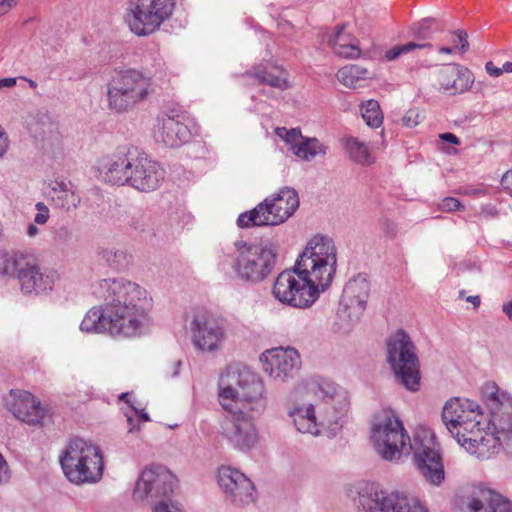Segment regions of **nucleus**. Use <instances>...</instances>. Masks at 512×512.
<instances>
[{
  "label": "nucleus",
  "mask_w": 512,
  "mask_h": 512,
  "mask_svg": "<svg viewBox=\"0 0 512 512\" xmlns=\"http://www.w3.org/2000/svg\"><path fill=\"white\" fill-rule=\"evenodd\" d=\"M92 294L103 305L86 313L81 331L133 339L150 327L152 298L138 283L124 277L100 279L92 285Z\"/></svg>",
  "instance_id": "obj_1"
},
{
  "label": "nucleus",
  "mask_w": 512,
  "mask_h": 512,
  "mask_svg": "<svg viewBox=\"0 0 512 512\" xmlns=\"http://www.w3.org/2000/svg\"><path fill=\"white\" fill-rule=\"evenodd\" d=\"M222 377L219 384V403L225 415L220 433L234 449L247 452L258 442L255 420L266 410L265 386L256 375L245 371Z\"/></svg>",
  "instance_id": "obj_2"
},
{
  "label": "nucleus",
  "mask_w": 512,
  "mask_h": 512,
  "mask_svg": "<svg viewBox=\"0 0 512 512\" xmlns=\"http://www.w3.org/2000/svg\"><path fill=\"white\" fill-rule=\"evenodd\" d=\"M371 442L377 455L389 462H398L403 456L414 454L417 471L430 484L439 486L445 470L435 435L423 430L411 440L402 421L391 409H382L374 415Z\"/></svg>",
  "instance_id": "obj_3"
},
{
  "label": "nucleus",
  "mask_w": 512,
  "mask_h": 512,
  "mask_svg": "<svg viewBox=\"0 0 512 512\" xmlns=\"http://www.w3.org/2000/svg\"><path fill=\"white\" fill-rule=\"evenodd\" d=\"M307 390L314 396L315 402L295 405L289 411L295 427L299 432L313 436H335L342 428L349 408L347 393L329 380L311 382Z\"/></svg>",
  "instance_id": "obj_4"
},
{
  "label": "nucleus",
  "mask_w": 512,
  "mask_h": 512,
  "mask_svg": "<svg viewBox=\"0 0 512 512\" xmlns=\"http://www.w3.org/2000/svg\"><path fill=\"white\" fill-rule=\"evenodd\" d=\"M94 170L105 183L127 185L140 192L157 190L165 178V170L157 161L132 146L100 157Z\"/></svg>",
  "instance_id": "obj_5"
},
{
  "label": "nucleus",
  "mask_w": 512,
  "mask_h": 512,
  "mask_svg": "<svg viewBox=\"0 0 512 512\" xmlns=\"http://www.w3.org/2000/svg\"><path fill=\"white\" fill-rule=\"evenodd\" d=\"M336 266L337 249L333 239L315 235L306 243L294 268L299 277L314 287L320 295L331 285Z\"/></svg>",
  "instance_id": "obj_6"
},
{
  "label": "nucleus",
  "mask_w": 512,
  "mask_h": 512,
  "mask_svg": "<svg viewBox=\"0 0 512 512\" xmlns=\"http://www.w3.org/2000/svg\"><path fill=\"white\" fill-rule=\"evenodd\" d=\"M66 478L73 484H95L103 476L104 461L100 448L82 438H74L60 456Z\"/></svg>",
  "instance_id": "obj_7"
},
{
  "label": "nucleus",
  "mask_w": 512,
  "mask_h": 512,
  "mask_svg": "<svg viewBox=\"0 0 512 512\" xmlns=\"http://www.w3.org/2000/svg\"><path fill=\"white\" fill-rule=\"evenodd\" d=\"M153 93L150 76L137 69H127L118 72L108 83V107L116 113H126L147 101Z\"/></svg>",
  "instance_id": "obj_8"
},
{
  "label": "nucleus",
  "mask_w": 512,
  "mask_h": 512,
  "mask_svg": "<svg viewBox=\"0 0 512 512\" xmlns=\"http://www.w3.org/2000/svg\"><path fill=\"white\" fill-rule=\"evenodd\" d=\"M237 251L232 268L240 281L258 284L273 271L277 260V245L271 241L248 244L244 240L234 243Z\"/></svg>",
  "instance_id": "obj_9"
},
{
  "label": "nucleus",
  "mask_w": 512,
  "mask_h": 512,
  "mask_svg": "<svg viewBox=\"0 0 512 512\" xmlns=\"http://www.w3.org/2000/svg\"><path fill=\"white\" fill-rule=\"evenodd\" d=\"M299 197L295 189L284 187L276 195L265 198L253 209L238 216L240 228L277 226L286 222L298 209Z\"/></svg>",
  "instance_id": "obj_10"
},
{
  "label": "nucleus",
  "mask_w": 512,
  "mask_h": 512,
  "mask_svg": "<svg viewBox=\"0 0 512 512\" xmlns=\"http://www.w3.org/2000/svg\"><path fill=\"white\" fill-rule=\"evenodd\" d=\"M386 356L396 379L410 391L419 390V359L414 343L404 330H397L388 337Z\"/></svg>",
  "instance_id": "obj_11"
},
{
  "label": "nucleus",
  "mask_w": 512,
  "mask_h": 512,
  "mask_svg": "<svg viewBox=\"0 0 512 512\" xmlns=\"http://www.w3.org/2000/svg\"><path fill=\"white\" fill-rule=\"evenodd\" d=\"M175 6V0H128L124 21L136 36H149L172 17Z\"/></svg>",
  "instance_id": "obj_12"
},
{
  "label": "nucleus",
  "mask_w": 512,
  "mask_h": 512,
  "mask_svg": "<svg viewBox=\"0 0 512 512\" xmlns=\"http://www.w3.org/2000/svg\"><path fill=\"white\" fill-rule=\"evenodd\" d=\"M0 273L14 275L20 283L25 294H39L51 291L54 286L56 274L42 269L36 259L22 254L15 257L0 254Z\"/></svg>",
  "instance_id": "obj_13"
},
{
  "label": "nucleus",
  "mask_w": 512,
  "mask_h": 512,
  "mask_svg": "<svg viewBox=\"0 0 512 512\" xmlns=\"http://www.w3.org/2000/svg\"><path fill=\"white\" fill-rule=\"evenodd\" d=\"M356 507L357 512H428L417 499L404 494H389L374 484L359 490Z\"/></svg>",
  "instance_id": "obj_14"
},
{
  "label": "nucleus",
  "mask_w": 512,
  "mask_h": 512,
  "mask_svg": "<svg viewBox=\"0 0 512 512\" xmlns=\"http://www.w3.org/2000/svg\"><path fill=\"white\" fill-rule=\"evenodd\" d=\"M487 406L490 411L489 427L501 437L504 450L512 455V396L495 384L486 388Z\"/></svg>",
  "instance_id": "obj_15"
},
{
  "label": "nucleus",
  "mask_w": 512,
  "mask_h": 512,
  "mask_svg": "<svg viewBox=\"0 0 512 512\" xmlns=\"http://www.w3.org/2000/svg\"><path fill=\"white\" fill-rule=\"evenodd\" d=\"M483 418L479 405L466 398H451L445 403L442 411V421L457 441L464 433L480 426Z\"/></svg>",
  "instance_id": "obj_16"
},
{
  "label": "nucleus",
  "mask_w": 512,
  "mask_h": 512,
  "mask_svg": "<svg viewBox=\"0 0 512 512\" xmlns=\"http://www.w3.org/2000/svg\"><path fill=\"white\" fill-rule=\"evenodd\" d=\"M272 294L282 304L302 309L310 307L320 296L314 287L299 277L295 268L277 276Z\"/></svg>",
  "instance_id": "obj_17"
},
{
  "label": "nucleus",
  "mask_w": 512,
  "mask_h": 512,
  "mask_svg": "<svg viewBox=\"0 0 512 512\" xmlns=\"http://www.w3.org/2000/svg\"><path fill=\"white\" fill-rule=\"evenodd\" d=\"M193 346L202 352L218 351L227 337L223 319L208 311H198L190 323Z\"/></svg>",
  "instance_id": "obj_18"
},
{
  "label": "nucleus",
  "mask_w": 512,
  "mask_h": 512,
  "mask_svg": "<svg viewBox=\"0 0 512 512\" xmlns=\"http://www.w3.org/2000/svg\"><path fill=\"white\" fill-rule=\"evenodd\" d=\"M176 477L164 466L145 468L136 481L133 497L137 501L168 499L174 491Z\"/></svg>",
  "instance_id": "obj_19"
},
{
  "label": "nucleus",
  "mask_w": 512,
  "mask_h": 512,
  "mask_svg": "<svg viewBox=\"0 0 512 512\" xmlns=\"http://www.w3.org/2000/svg\"><path fill=\"white\" fill-rule=\"evenodd\" d=\"M218 484L226 500L236 508H245L256 501L255 486L237 469L222 466L218 469Z\"/></svg>",
  "instance_id": "obj_20"
},
{
  "label": "nucleus",
  "mask_w": 512,
  "mask_h": 512,
  "mask_svg": "<svg viewBox=\"0 0 512 512\" xmlns=\"http://www.w3.org/2000/svg\"><path fill=\"white\" fill-rule=\"evenodd\" d=\"M260 360L263 371L276 382H286L293 378L301 367L298 351L294 348H274L265 351Z\"/></svg>",
  "instance_id": "obj_21"
},
{
  "label": "nucleus",
  "mask_w": 512,
  "mask_h": 512,
  "mask_svg": "<svg viewBox=\"0 0 512 512\" xmlns=\"http://www.w3.org/2000/svg\"><path fill=\"white\" fill-rule=\"evenodd\" d=\"M457 442L479 460H488L497 455L501 448L504 449V442L495 430L485 431L481 425L464 433Z\"/></svg>",
  "instance_id": "obj_22"
},
{
  "label": "nucleus",
  "mask_w": 512,
  "mask_h": 512,
  "mask_svg": "<svg viewBox=\"0 0 512 512\" xmlns=\"http://www.w3.org/2000/svg\"><path fill=\"white\" fill-rule=\"evenodd\" d=\"M7 406L17 419L30 425L40 424L44 418L40 401L27 391L11 390Z\"/></svg>",
  "instance_id": "obj_23"
},
{
  "label": "nucleus",
  "mask_w": 512,
  "mask_h": 512,
  "mask_svg": "<svg viewBox=\"0 0 512 512\" xmlns=\"http://www.w3.org/2000/svg\"><path fill=\"white\" fill-rule=\"evenodd\" d=\"M462 512H512V503L501 495L486 491H473L461 501Z\"/></svg>",
  "instance_id": "obj_24"
},
{
  "label": "nucleus",
  "mask_w": 512,
  "mask_h": 512,
  "mask_svg": "<svg viewBox=\"0 0 512 512\" xmlns=\"http://www.w3.org/2000/svg\"><path fill=\"white\" fill-rule=\"evenodd\" d=\"M155 139L167 147H178L189 141L191 133L179 116H162L154 132Z\"/></svg>",
  "instance_id": "obj_25"
},
{
  "label": "nucleus",
  "mask_w": 512,
  "mask_h": 512,
  "mask_svg": "<svg viewBox=\"0 0 512 512\" xmlns=\"http://www.w3.org/2000/svg\"><path fill=\"white\" fill-rule=\"evenodd\" d=\"M473 83L471 72L460 65L451 64L440 72L441 88L452 95L468 90Z\"/></svg>",
  "instance_id": "obj_26"
},
{
  "label": "nucleus",
  "mask_w": 512,
  "mask_h": 512,
  "mask_svg": "<svg viewBox=\"0 0 512 512\" xmlns=\"http://www.w3.org/2000/svg\"><path fill=\"white\" fill-rule=\"evenodd\" d=\"M49 187L50 198L58 208L71 211L80 205L81 196L70 180L55 179L49 183Z\"/></svg>",
  "instance_id": "obj_27"
},
{
  "label": "nucleus",
  "mask_w": 512,
  "mask_h": 512,
  "mask_svg": "<svg viewBox=\"0 0 512 512\" xmlns=\"http://www.w3.org/2000/svg\"><path fill=\"white\" fill-rule=\"evenodd\" d=\"M369 293L370 282L367 274L358 273L350 278L344 286L340 301L345 305L357 306L365 311Z\"/></svg>",
  "instance_id": "obj_28"
},
{
  "label": "nucleus",
  "mask_w": 512,
  "mask_h": 512,
  "mask_svg": "<svg viewBox=\"0 0 512 512\" xmlns=\"http://www.w3.org/2000/svg\"><path fill=\"white\" fill-rule=\"evenodd\" d=\"M363 313L364 310H361L360 307L345 305L340 301L332 324L333 332L339 335L349 334L359 323Z\"/></svg>",
  "instance_id": "obj_29"
},
{
  "label": "nucleus",
  "mask_w": 512,
  "mask_h": 512,
  "mask_svg": "<svg viewBox=\"0 0 512 512\" xmlns=\"http://www.w3.org/2000/svg\"><path fill=\"white\" fill-rule=\"evenodd\" d=\"M245 76L254 79L258 84L268 85L280 90L289 87L288 81L279 74L268 71L267 67L258 65L245 73Z\"/></svg>",
  "instance_id": "obj_30"
},
{
  "label": "nucleus",
  "mask_w": 512,
  "mask_h": 512,
  "mask_svg": "<svg viewBox=\"0 0 512 512\" xmlns=\"http://www.w3.org/2000/svg\"><path fill=\"white\" fill-rule=\"evenodd\" d=\"M293 153L302 160L310 161L317 155H324L326 147L317 138L304 137L299 145L294 146Z\"/></svg>",
  "instance_id": "obj_31"
},
{
  "label": "nucleus",
  "mask_w": 512,
  "mask_h": 512,
  "mask_svg": "<svg viewBox=\"0 0 512 512\" xmlns=\"http://www.w3.org/2000/svg\"><path fill=\"white\" fill-rule=\"evenodd\" d=\"M367 74V69L359 65L350 64L339 69L336 76L339 82L344 86L356 88L358 86V82L365 79Z\"/></svg>",
  "instance_id": "obj_32"
},
{
  "label": "nucleus",
  "mask_w": 512,
  "mask_h": 512,
  "mask_svg": "<svg viewBox=\"0 0 512 512\" xmlns=\"http://www.w3.org/2000/svg\"><path fill=\"white\" fill-rule=\"evenodd\" d=\"M345 149L350 158L359 164H370L372 158L369 153L368 147L364 142L359 141L357 138H348L345 142Z\"/></svg>",
  "instance_id": "obj_33"
},
{
  "label": "nucleus",
  "mask_w": 512,
  "mask_h": 512,
  "mask_svg": "<svg viewBox=\"0 0 512 512\" xmlns=\"http://www.w3.org/2000/svg\"><path fill=\"white\" fill-rule=\"evenodd\" d=\"M361 114L366 124L372 128H378L383 123L380 105L374 99H370L361 105Z\"/></svg>",
  "instance_id": "obj_34"
},
{
  "label": "nucleus",
  "mask_w": 512,
  "mask_h": 512,
  "mask_svg": "<svg viewBox=\"0 0 512 512\" xmlns=\"http://www.w3.org/2000/svg\"><path fill=\"white\" fill-rule=\"evenodd\" d=\"M430 43H416V42H409L402 45H397L385 52V58L388 61H393L400 57L403 54L412 52L416 49H423V48H430Z\"/></svg>",
  "instance_id": "obj_35"
},
{
  "label": "nucleus",
  "mask_w": 512,
  "mask_h": 512,
  "mask_svg": "<svg viewBox=\"0 0 512 512\" xmlns=\"http://www.w3.org/2000/svg\"><path fill=\"white\" fill-rule=\"evenodd\" d=\"M275 133L285 142L290 144L292 151L294 146L299 145L301 140L304 138V136L301 134V131L296 128L287 129L285 127H277L275 129Z\"/></svg>",
  "instance_id": "obj_36"
},
{
  "label": "nucleus",
  "mask_w": 512,
  "mask_h": 512,
  "mask_svg": "<svg viewBox=\"0 0 512 512\" xmlns=\"http://www.w3.org/2000/svg\"><path fill=\"white\" fill-rule=\"evenodd\" d=\"M100 255L102 260L113 268H119L122 261L125 259L124 251L113 248L103 249Z\"/></svg>",
  "instance_id": "obj_37"
},
{
  "label": "nucleus",
  "mask_w": 512,
  "mask_h": 512,
  "mask_svg": "<svg viewBox=\"0 0 512 512\" xmlns=\"http://www.w3.org/2000/svg\"><path fill=\"white\" fill-rule=\"evenodd\" d=\"M344 28V25L338 26L336 28L335 34L329 38L328 44L330 45L332 50H335L336 48H343L346 44L353 43L351 36L343 32Z\"/></svg>",
  "instance_id": "obj_38"
},
{
  "label": "nucleus",
  "mask_w": 512,
  "mask_h": 512,
  "mask_svg": "<svg viewBox=\"0 0 512 512\" xmlns=\"http://www.w3.org/2000/svg\"><path fill=\"white\" fill-rule=\"evenodd\" d=\"M152 512H184L178 503L172 502L168 499H163L155 502L152 506Z\"/></svg>",
  "instance_id": "obj_39"
},
{
  "label": "nucleus",
  "mask_w": 512,
  "mask_h": 512,
  "mask_svg": "<svg viewBox=\"0 0 512 512\" xmlns=\"http://www.w3.org/2000/svg\"><path fill=\"white\" fill-rule=\"evenodd\" d=\"M333 52L343 58H356L360 55V49L356 43L346 44L343 48H336Z\"/></svg>",
  "instance_id": "obj_40"
},
{
  "label": "nucleus",
  "mask_w": 512,
  "mask_h": 512,
  "mask_svg": "<svg viewBox=\"0 0 512 512\" xmlns=\"http://www.w3.org/2000/svg\"><path fill=\"white\" fill-rule=\"evenodd\" d=\"M35 207L37 213L34 216V223L38 225L46 224L50 217L49 208L43 202H37Z\"/></svg>",
  "instance_id": "obj_41"
},
{
  "label": "nucleus",
  "mask_w": 512,
  "mask_h": 512,
  "mask_svg": "<svg viewBox=\"0 0 512 512\" xmlns=\"http://www.w3.org/2000/svg\"><path fill=\"white\" fill-rule=\"evenodd\" d=\"M402 123L405 127L413 128L420 123V114L417 110L410 109L402 118Z\"/></svg>",
  "instance_id": "obj_42"
},
{
  "label": "nucleus",
  "mask_w": 512,
  "mask_h": 512,
  "mask_svg": "<svg viewBox=\"0 0 512 512\" xmlns=\"http://www.w3.org/2000/svg\"><path fill=\"white\" fill-rule=\"evenodd\" d=\"M439 207L442 211H445V212H452V211L459 210L460 208H463V206L461 205V202L457 198H454V197L444 198L441 201Z\"/></svg>",
  "instance_id": "obj_43"
},
{
  "label": "nucleus",
  "mask_w": 512,
  "mask_h": 512,
  "mask_svg": "<svg viewBox=\"0 0 512 512\" xmlns=\"http://www.w3.org/2000/svg\"><path fill=\"white\" fill-rule=\"evenodd\" d=\"M430 28V20L424 19L423 21L415 24L412 28L413 34L422 39L429 38L428 30Z\"/></svg>",
  "instance_id": "obj_44"
},
{
  "label": "nucleus",
  "mask_w": 512,
  "mask_h": 512,
  "mask_svg": "<svg viewBox=\"0 0 512 512\" xmlns=\"http://www.w3.org/2000/svg\"><path fill=\"white\" fill-rule=\"evenodd\" d=\"M467 37H468L467 33L463 30H457L454 33V39L452 42L454 44L459 45V50L462 53L466 52L469 48V43H468Z\"/></svg>",
  "instance_id": "obj_45"
},
{
  "label": "nucleus",
  "mask_w": 512,
  "mask_h": 512,
  "mask_svg": "<svg viewBox=\"0 0 512 512\" xmlns=\"http://www.w3.org/2000/svg\"><path fill=\"white\" fill-rule=\"evenodd\" d=\"M11 474L9 466L0 453V484L7 483L10 480Z\"/></svg>",
  "instance_id": "obj_46"
},
{
  "label": "nucleus",
  "mask_w": 512,
  "mask_h": 512,
  "mask_svg": "<svg viewBox=\"0 0 512 512\" xmlns=\"http://www.w3.org/2000/svg\"><path fill=\"white\" fill-rule=\"evenodd\" d=\"M502 188L512 196V170L507 171L501 178Z\"/></svg>",
  "instance_id": "obj_47"
},
{
  "label": "nucleus",
  "mask_w": 512,
  "mask_h": 512,
  "mask_svg": "<svg viewBox=\"0 0 512 512\" xmlns=\"http://www.w3.org/2000/svg\"><path fill=\"white\" fill-rule=\"evenodd\" d=\"M182 366V362L180 360L173 361L170 363V365L167 367L166 373L171 377L174 378L179 375L180 368Z\"/></svg>",
  "instance_id": "obj_48"
},
{
  "label": "nucleus",
  "mask_w": 512,
  "mask_h": 512,
  "mask_svg": "<svg viewBox=\"0 0 512 512\" xmlns=\"http://www.w3.org/2000/svg\"><path fill=\"white\" fill-rule=\"evenodd\" d=\"M485 69H486V72L492 76V77H498L500 76L503 72V67H497L493 64V62L489 61L486 63L485 65Z\"/></svg>",
  "instance_id": "obj_49"
},
{
  "label": "nucleus",
  "mask_w": 512,
  "mask_h": 512,
  "mask_svg": "<svg viewBox=\"0 0 512 512\" xmlns=\"http://www.w3.org/2000/svg\"><path fill=\"white\" fill-rule=\"evenodd\" d=\"M480 214L485 217H496L498 215V210L496 206L492 204H487L481 207Z\"/></svg>",
  "instance_id": "obj_50"
},
{
  "label": "nucleus",
  "mask_w": 512,
  "mask_h": 512,
  "mask_svg": "<svg viewBox=\"0 0 512 512\" xmlns=\"http://www.w3.org/2000/svg\"><path fill=\"white\" fill-rule=\"evenodd\" d=\"M7 147V137L5 136L4 130L0 127V157L6 152Z\"/></svg>",
  "instance_id": "obj_51"
},
{
  "label": "nucleus",
  "mask_w": 512,
  "mask_h": 512,
  "mask_svg": "<svg viewBox=\"0 0 512 512\" xmlns=\"http://www.w3.org/2000/svg\"><path fill=\"white\" fill-rule=\"evenodd\" d=\"M384 231L390 237H395L397 233V227L394 223L386 221L384 223Z\"/></svg>",
  "instance_id": "obj_52"
},
{
  "label": "nucleus",
  "mask_w": 512,
  "mask_h": 512,
  "mask_svg": "<svg viewBox=\"0 0 512 512\" xmlns=\"http://www.w3.org/2000/svg\"><path fill=\"white\" fill-rule=\"evenodd\" d=\"M16 85V78H3L0 79V89L10 88Z\"/></svg>",
  "instance_id": "obj_53"
},
{
  "label": "nucleus",
  "mask_w": 512,
  "mask_h": 512,
  "mask_svg": "<svg viewBox=\"0 0 512 512\" xmlns=\"http://www.w3.org/2000/svg\"><path fill=\"white\" fill-rule=\"evenodd\" d=\"M440 137L442 140L449 142L451 144H459V139L457 138L456 135L452 133H444Z\"/></svg>",
  "instance_id": "obj_54"
},
{
  "label": "nucleus",
  "mask_w": 512,
  "mask_h": 512,
  "mask_svg": "<svg viewBox=\"0 0 512 512\" xmlns=\"http://www.w3.org/2000/svg\"><path fill=\"white\" fill-rule=\"evenodd\" d=\"M502 311L508 317V319L510 321H512V300L509 302L503 303Z\"/></svg>",
  "instance_id": "obj_55"
},
{
  "label": "nucleus",
  "mask_w": 512,
  "mask_h": 512,
  "mask_svg": "<svg viewBox=\"0 0 512 512\" xmlns=\"http://www.w3.org/2000/svg\"><path fill=\"white\" fill-rule=\"evenodd\" d=\"M132 408L134 409L136 415L138 416V418L141 420V421H144V422H147L150 420V417L148 415V413H146L144 410H137L135 407L132 406Z\"/></svg>",
  "instance_id": "obj_56"
},
{
  "label": "nucleus",
  "mask_w": 512,
  "mask_h": 512,
  "mask_svg": "<svg viewBox=\"0 0 512 512\" xmlns=\"http://www.w3.org/2000/svg\"><path fill=\"white\" fill-rule=\"evenodd\" d=\"M26 233L29 237H34L39 233V229L36 227L35 223H31L28 225Z\"/></svg>",
  "instance_id": "obj_57"
},
{
  "label": "nucleus",
  "mask_w": 512,
  "mask_h": 512,
  "mask_svg": "<svg viewBox=\"0 0 512 512\" xmlns=\"http://www.w3.org/2000/svg\"><path fill=\"white\" fill-rule=\"evenodd\" d=\"M466 301L471 302L473 304L474 308H478L481 303L480 297L477 295L467 297Z\"/></svg>",
  "instance_id": "obj_58"
},
{
  "label": "nucleus",
  "mask_w": 512,
  "mask_h": 512,
  "mask_svg": "<svg viewBox=\"0 0 512 512\" xmlns=\"http://www.w3.org/2000/svg\"><path fill=\"white\" fill-rule=\"evenodd\" d=\"M127 421H128V423H129V432H130V433H132V432H134L135 430H138V429H139V427H136V426L134 425V419H133V417H132V416L127 415Z\"/></svg>",
  "instance_id": "obj_59"
},
{
  "label": "nucleus",
  "mask_w": 512,
  "mask_h": 512,
  "mask_svg": "<svg viewBox=\"0 0 512 512\" xmlns=\"http://www.w3.org/2000/svg\"><path fill=\"white\" fill-rule=\"evenodd\" d=\"M1 2L10 10L12 7L16 6L19 0H1Z\"/></svg>",
  "instance_id": "obj_60"
},
{
  "label": "nucleus",
  "mask_w": 512,
  "mask_h": 512,
  "mask_svg": "<svg viewBox=\"0 0 512 512\" xmlns=\"http://www.w3.org/2000/svg\"><path fill=\"white\" fill-rule=\"evenodd\" d=\"M502 67L503 72L512 73V62H505Z\"/></svg>",
  "instance_id": "obj_61"
},
{
  "label": "nucleus",
  "mask_w": 512,
  "mask_h": 512,
  "mask_svg": "<svg viewBox=\"0 0 512 512\" xmlns=\"http://www.w3.org/2000/svg\"><path fill=\"white\" fill-rule=\"evenodd\" d=\"M38 116H40L41 120L43 121V125H51L50 118L47 115L38 113Z\"/></svg>",
  "instance_id": "obj_62"
},
{
  "label": "nucleus",
  "mask_w": 512,
  "mask_h": 512,
  "mask_svg": "<svg viewBox=\"0 0 512 512\" xmlns=\"http://www.w3.org/2000/svg\"><path fill=\"white\" fill-rule=\"evenodd\" d=\"M8 8L0 1V17L8 12Z\"/></svg>",
  "instance_id": "obj_63"
},
{
  "label": "nucleus",
  "mask_w": 512,
  "mask_h": 512,
  "mask_svg": "<svg viewBox=\"0 0 512 512\" xmlns=\"http://www.w3.org/2000/svg\"><path fill=\"white\" fill-rule=\"evenodd\" d=\"M452 48L450 47H440L439 48V52L440 53H446V54H451L452 53Z\"/></svg>",
  "instance_id": "obj_64"
}]
</instances>
